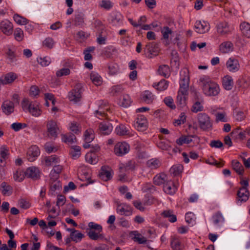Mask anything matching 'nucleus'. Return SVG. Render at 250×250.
Returning a JSON list of instances; mask_svg holds the SVG:
<instances>
[{"instance_id":"1","label":"nucleus","mask_w":250,"mask_h":250,"mask_svg":"<svg viewBox=\"0 0 250 250\" xmlns=\"http://www.w3.org/2000/svg\"><path fill=\"white\" fill-rule=\"evenodd\" d=\"M200 85L205 95L208 96H215L220 92L218 84L209 77L203 76L200 79Z\"/></svg>"},{"instance_id":"2","label":"nucleus","mask_w":250,"mask_h":250,"mask_svg":"<svg viewBox=\"0 0 250 250\" xmlns=\"http://www.w3.org/2000/svg\"><path fill=\"white\" fill-rule=\"evenodd\" d=\"M21 106L24 110H28L33 116L38 117L42 113L41 105L37 101L30 102L24 98L21 102Z\"/></svg>"},{"instance_id":"3","label":"nucleus","mask_w":250,"mask_h":250,"mask_svg":"<svg viewBox=\"0 0 250 250\" xmlns=\"http://www.w3.org/2000/svg\"><path fill=\"white\" fill-rule=\"evenodd\" d=\"M180 81L179 82L180 88L178 91L181 93L186 92L188 93L189 77L188 70L186 68L183 69L180 71Z\"/></svg>"},{"instance_id":"4","label":"nucleus","mask_w":250,"mask_h":250,"mask_svg":"<svg viewBox=\"0 0 250 250\" xmlns=\"http://www.w3.org/2000/svg\"><path fill=\"white\" fill-rule=\"evenodd\" d=\"M199 127L203 130L211 128L212 124L209 116L206 113H200L197 116Z\"/></svg>"},{"instance_id":"5","label":"nucleus","mask_w":250,"mask_h":250,"mask_svg":"<svg viewBox=\"0 0 250 250\" xmlns=\"http://www.w3.org/2000/svg\"><path fill=\"white\" fill-rule=\"evenodd\" d=\"M83 91V85L81 83H77L74 88L68 93V97L71 102L76 103L79 102L82 98V93Z\"/></svg>"},{"instance_id":"6","label":"nucleus","mask_w":250,"mask_h":250,"mask_svg":"<svg viewBox=\"0 0 250 250\" xmlns=\"http://www.w3.org/2000/svg\"><path fill=\"white\" fill-rule=\"evenodd\" d=\"M47 136L52 139L58 137L59 132V127L57 121L54 120H48L46 124Z\"/></svg>"},{"instance_id":"7","label":"nucleus","mask_w":250,"mask_h":250,"mask_svg":"<svg viewBox=\"0 0 250 250\" xmlns=\"http://www.w3.org/2000/svg\"><path fill=\"white\" fill-rule=\"evenodd\" d=\"M158 44L155 42H149L144 48V52L148 58H152L158 55L159 53Z\"/></svg>"},{"instance_id":"8","label":"nucleus","mask_w":250,"mask_h":250,"mask_svg":"<svg viewBox=\"0 0 250 250\" xmlns=\"http://www.w3.org/2000/svg\"><path fill=\"white\" fill-rule=\"evenodd\" d=\"M129 150V145L125 142H119L114 147L115 154L118 156H122L126 154Z\"/></svg>"},{"instance_id":"9","label":"nucleus","mask_w":250,"mask_h":250,"mask_svg":"<svg viewBox=\"0 0 250 250\" xmlns=\"http://www.w3.org/2000/svg\"><path fill=\"white\" fill-rule=\"evenodd\" d=\"M41 172L39 168L36 167H28L25 171V175L26 177L33 180H38L41 177Z\"/></svg>"},{"instance_id":"10","label":"nucleus","mask_w":250,"mask_h":250,"mask_svg":"<svg viewBox=\"0 0 250 250\" xmlns=\"http://www.w3.org/2000/svg\"><path fill=\"white\" fill-rule=\"evenodd\" d=\"M216 28L218 33L221 36H226L230 34L232 30L229 24L226 21L218 23Z\"/></svg>"},{"instance_id":"11","label":"nucleus","mask_w":250,"mask_h":250,"mask_svg":"<svg viewBox=\"0 0 250 250\" xmlns=\"http://www.w3.org/2000/svg\"><path fill=\"white\" fill-rule=\"evenodd\" d=\"M0 29L3 34L7 36H9L13 33V26L9 21H2L0 22Z\"/></svg>"},{"instance_id":"12","label":"nucleus","mask_w":250,"mask_h":250,"mask_svg":"<svg viewBox=\"0 0 250 250\" xmlns=\"http://www.w3.org/2000/svg\"><path fill=\"white\" fill-rule=\"evenodd\" d=\"M226 67L231 72H235L240 69V64L237 59L230 58L226 62Z\"/></svg>"},{"instance_id":"13","label":"nucleus","mask_w":250,"mask_h":250,"mask_svg":"<svg viewBox=\"0 0 250 250\" xmlns=\"http://www.w3.org/2000/svg\"><path fill=\"white\" fill-rule=\"evenodd\" d=\"M136 128L140 131L146 130L147 127L146 119L143 116L138 117L134 124Z\"/></svg>"},{"instance_id":"14","label":"nucleus","mask_w":250,"mask_h":250,"mask_svg":"<svg viewBox=\"0 0 250 250\" xmlns=\"http://www.w3.org/2000/svg\"><path fill=\"white\" fill-rule=\"evenodd\" d=\"M98 128L100 133L103 135L109 134L113 129L112 125L107 121H104L100 123L99 125Z\"/></svg>"},{"instance_id":"15","label":"nucleus","mask_w":250,"mask_h":250,"mask_svg":"<svg viewBox=\"0 0 250 250\" xmlns=\"http://www.w3.org/2000/svg\"><path fill=\"white\" fill-rule=\"evenodd\" d=\"M40 152L39 147L36 146H33L29 149L27 153V158L29 161L33 162L40 155Z\"/></svg>"},{"instance_id":"16","label":"nucleus","mask_w":250,"mask_h":250,"mask_svg":"<svg viewBox=\"0 0 250 250\" xmlns=\"http://www.w3.org/2000/svg\"><path fill=\"white\" fill-rule=\"evenodd\" d=\"M165 193L169 195H173L177 190V186L170 179L167 180L163 187Z\"/></svg>"},{"instance_id":"17","label":"nucleus","mask_w":250,"mask_h":250,"mask_svg":"<svg viewBox=\"0 0 250 250\" xmlns=\"http://www.w3.org/2000/svg\"><path fill=\"white\" fill-rule=\"evenodd\" d=\"M233 48V44L230 41L223 42L219 46V50L223 54L229 53L232 52Z\"/></svg>"},{"instance_id":"18","label":"nucleus","mask_w":250,"mask_h":250,"mask_svg":"<svg viewBox=\"0 0 250 250\" xmlns=\"http://www.w3.org/2000/svg\"><path fill=\"white\" fill-rule=\"evenodd\" d=\"M13 187L7 182H2L0 185V191L4 196H9L13 193Z\"/></svg>"},{"instance_id":"19","label":"nucleus","mask_w":250,"mask_h":250,"mask_svg":"<svg viewBox=\"0 0 250 250\" xmlns=\"http://www.w3.org/2000/svg\"><path fill=\"white\" fill-rule=\"evenodd\" d=\"M195 30L197 33L203 34L208 30L209 24L204 21H197L195 25Z\"/></svg>"},{"instance_id":"20","label":"nucleus","mask_w":250,"mask_h":250,"mask_svg":"<svg viewBox=\"0 0 250 250\" xmlns=\"http://www.w3.org/2000/svg\"><path fill=\"white\" fill-rule=\"evenodd\" d=\"M1 109L3 112L9 115L14 112V105L13 102L10 101H4L1 105Z\"/></svg>"},{"instance_id":"21","label":"nucleus","mask_w":250,"mask_h":250,"mask_svg":"<svg viewBox=\"0 0 250 250\" xmlns=\"http://www.w3.org/2000/svg\"><path fill=\"white\" fill-rule=\"evenodd\" d=\"M117 212L122 215L129 216L132 214L131 208L125 204H118Z\"/></svg>"},{"instance_id":"22","label":"nucleus","mask_w":250,"mask_h":250,"mask_svg":"<svg viewBox=\"0 0 250 250\" xmlns=\"http://www.w3.org/2000/svg\"><path fill=\"white\" fill-rule=\"evenodd\" d=\"M102 231H98L94 230H90L88 233V236L89 238L92 240H105L107 239L105 238L104 235L102 233Z\"/></svg>"},{"instance_id":"23","label":"nucleus","mask_w":250,"mask_h":250,"mask_svg":"<svg viewBox=\"0 0 250 250\" xmlns=\"http://www.w3.org/2000/svg\"><path fill=\"white\" fill-rule=\"evenodd\" d=\"M5 54L7 58L9 60L10 62H14L17 61L16 49L14 47H11L9 45L7 46L5 50Z\"/></svg>"},{"instance_id":"24","label":"nucleus","mask_w":250,"mask_h":250,"mask_svg":"<svg viewBox=\"0 0 250 250\" xmlns=\"http://www.w3.org/2000/svg\"><path fill=\"white\" fill-rule=\"evenodd\" d=\"M237 197L241 202H246L249 198L250 193L248 189L240 188L237 192Z\"/></svg>"},{"instance_id":"25","label":"nucleus","mask_w":250,"mask_h":250,"mask_svg":"<svg viewBox=\"0 0 250 250\" xmlns=\"http://www.w3.org/2000/svg\"><path fill=\"white\" fill-rule=\"evenodd\" d=\"M168 180V178L167 175L165 173H162L154 176L153 178V182L155 185L158 186H160L163 184L164 185Z\"/></svg>"},{"instance_id":"26","label":"nucleus","mask_w":250,"mask_h":250,"mask_svg":"<svg viewBox=\"0 0 250 250\" xmlns=\"http://www.w3.org/2000/svg\"><path fill=\"white\" fill-rule=\"evenodd\" d=\"M240 29L243 36L250 39V24L247 22L244 21L240 25Z\"/></svg>"},{"instance_id":"27","label":"nucleus","mask_w":250,"mask_h":250,"mask_svg":"<svg viewBox=\"0 0 250 250\" xmlns=\"http://www.w3.org/2000/svg\"><path fill=\"white\" fill-rule=\"evenodd\" d=\"M195 135H182L176 140V143L179 146H182L183 144H188L192 141V138Z\"/></svg>"},{"instance_id":"28","label":"nucleus","mask_w":250,"mask_h":250,"mask_svg":"<svg viewBox=\"0 0 250 250\" xmlns=\"http://www.w3.org/2000/svg\"><path fill=\"white\" fill-rule=\"evenodd\" d=\"M188 95V93L183 92V93H181L180 91H178L177 97V103L178 105L180 107H183L186 105V100Z\"/></svg>"},{"instance_id":"29","label":"nucleus","mask_w":250,"mask_h":250,"mask_svg":"<svg viewBox=\"0 0 250 250\" xmlns=\"http://www.w3.org/2000/svg\"><path fill=\"white\" fill-rule=\"evenodd\" d=\"M231 165L233 169L239 175H242L244 173V168L242 165L236 160L231 161Z\"/></svg>"},{"instance_id":"30","label":"nucleus","mask_w":250,"mask_h":250,"mask_svg":"<svg viewBox=\"0 0 250 250\" xmlns=\"http://www.w3.org/2000/svg\"><path fill=\"white\" fill-rule=\"evenodd\" d=\"M4 84H8L13 83L17 78V75L13 72H9L2 76Z\"/></svg>"},{"instance_id":"31","label":"nucleus","mask_w":250,"mask_h":250,"mask_svg":"<svg viewBox=\"0 0 250 250\" xmlns=\"http://www.w3.org/2000/svg\"><path fill=\"white\" fill-rule=\"evenodd\" d=\"M44 162L46 166H51L60 163L59 158L56 155H51L44 158Z\"/></svg>"},{"instance_id":"32","label":"nucleus","mask_w":250,"mask_h":250,"mask_svg":"<svg viewBox=\"0 0 250 250\" xmlns=\"http://www.w3.org/2000/svg\"><path fill=\"white\" fill-rule=\"evenodd\" d=\"M131 102L130 96L128 94H124L120 99L118 104L121 106L127 107L130 105Z\"/></svg>"},{"instance_id":"33","label":"nucleus","mask_w":250,"mask_h":250,"mask_svg":"<svg viewBox=\"0 0 250 250\" xmlns=\"http://www.w3.org/2000/svg\"><path fill=\"white\" fill-rule=\"evenodd\" d=\"M25 172L20 168H18L13 172V179L18 182H22L25 178Z\"/></svg>"},{"instance_id":"34","label":"nucleus","mask_w":250,"mask_h":250,"mask_svg":"<svg viewBox=\"0 0 250 250\" xmlns=\"http://www.w3.org/2000/svg\"><path fill=\"white\" fill-rule=\"evenodd\" d=\"M213 224L217 226H220L224 222V218L220 212L215 213L212 217Z\"/></svg>"},{"instance_id":"35","label":"nucleus","mask_w":250,"mask_h":250,"mask_svg":"<svg viewBox=\"0 0 250 250\" xmlns=\"http://www.w3.org/2000/svg\"><path fill=\"white\" fill-rule=\"evenodd\" d=\"M233 82L231 77L226 76L223 79V85L226 90H230L233 86Z\"/></svg>"},{"instance_id":"36","label":"nucleus","mask_w":250,"mask_h":250,"mask_svg":"<svg viewBox=\"0 0 250 250\" xmlns=\"http://www.w3.org/2000/svg\"><path fill=\"white\" fill-rule=\"evenodd\" d=\"M158 72L160 75L166 78L168 77L170 74L169 67L167 65L160 66L158 70Z\"/></svg>"},{"instance_id":"37","label":"nucleus","mask_w":250,"mask_h":250,"mask_svg":"<svg viewBox=\"0 0 250 250\" xmlns=\"http://www.w3.org/2000/svg\"><path fill=\"white\" fill-rule=\"evenodd\" d=\"M153 86L159 91H164L167 88L168 82L165 79H162L159 83H153Z\"/></svg>"},{"instance_id":"38","label":"nucleus","mask_w":250,"mask_h":250,"mask_svg":"<svg viewBox=\"0 0 250 250\" xmlns=\"http://www.w3.org/2000/svg\"><path fill=\"white\" fill-rule=\"evenodd\" d=\"M135 167V162L133 161H129L125 164H121L120 166V169L121 172L124 171L133 170Z\"/></svg>"},{"instance_id":"39","label":"nucleus","mask_w":250,"mask_h":250,"mask_svg":"<svg viewBox=\"0 0 250 250\" xmlns=\"http://www.w3.org/2000/svg\"><path fill=\"white\" fill-rule=\"evenodd\" d=\"M171 247L173 250H181L183 248L181 241L176 237H173L171 240Z\"/></svg>"},{"instance_id":"40","label":"nucleus","mask_w":250,"mask_h":250,"mask_svg":"<svg viewBox=\"0 0 250 250\" xmlns=\"http://www.w3.org/2000/svg\"><path fill=\"white\" fill-rule=\"evenodd\" d=\"M162 215L165 218H167L168 221L171 223L176 221V216L173 214V211L170 210H165L162 213Z\"/></svg>"},{"instance_id":"41","label":"nucleus","mask_w":250,"mask_h":250,"mask_svg":"<svg viewBox=\"0 0 250 250\" xmlns=\"http://www.w3.org/2000/svg\"><path fill=\"white\" fill-rule=\"evenodd\" d=\"M117 134L120 136L127 135L129 133L128 128L124 125H120L117 126L115 129Z\"/></svg>"},{"instance_id":"42","label":"nucleus","mask_w":250,"mask_h":250,"mask_svg":"<svg viewBox=\"0 0 250 250\" xmlns=\"http://www.w3.org/2000/svg\"><path fill=\"white\" fill-rule=\"evenodd\" d=\"M154 98V95L149 91H145L142 95V100L147 104L152 103Z\"/></svg>"},{"instance_id":"43","label":"nucleus","mask_w":250,"mask_h":250,"mask_svg":"<svg viewBox=\"0 0 250 250\" xmlns=\"http://www.w3.org/2000/svg\"><path fill=\"white\" fill-rule=\"evenodd\" d=\"M70 154L73 159L78 158L81 155V147L77 146H72L70 149Z\"/></svg>"},{"instance_id":"44","label":"nucleus","mask_w":250,"mask_h":250,"mask_svg":"<svg viewBox=\"0 0 250 250\" xmlns=\"http://www.w3.org/2000/svg\"><path fill=\"white\" fill-rule=\"evenodd\" d=\"M124 90V88L121 85H116L113 86L110 90V94L113 96H118L122 93Z\"/></svg>"},{"instance_id":"45","label":"nucleus","mask_w":250,"mask_h":250,"mask_svg":"<svg viewBox=\"0 0 250 250\" xmlns=\"http://www.w3.org/2000/svg\"><path fill=\"white\" fill-rule=\"evenodd\" d=\"M183 170V167L181 164H176L173 166L170 169V173L174 176H177L180 174Z\"/></svg>"},{"instance_id":"46","label":"nucleus","mask_w":250,"mask_h":250,"mask_svg":"<svg viewBox=\"0 0 250 250\" xmlns=\"http://www.w3.org/2000/svg\"><path fill=\"white\" fill-rule=\"evenodd\" d=\"M94 139V131L91 128H89L86 130L84 133V142L90 143Z\"/></svg>"},{"instance_id":"47","label":"nucleus","mask_w":250,"mask_h":250,"mask_svg":"<svg viewBox=\"0 0 250 250\" xmlns=\"http://www.w3.org/2000/svg\"><path fill=\"white\" fill-rule=\"evenodd\" d=\"M86 161L92 165H94L97 164L98 162V159L97 158L95 153H93L92 152L87 153L85 156Z\"/></svg>"},{"instance_id":"48","label":"nucleus","mask_w":250,"mask_h":250,"mask_svg":"<svg viewBox=\"0 0 250 250\" xmlns=\"http://www.w3.org/2000/svg\"><path fill=\"white\" fill-rule=\"evenodd\" d=\"M62 139L63 142L68 144H71L76 141V138L74 134H67L62 135Z\"/></svg>"},{"instance_id":"49","label":"nucleus","mask_w":250,"mask_h":250,"mask_svg":"<svg viewBox=\"0 0 250 250\" xmlns=\"http://www.w3.org/2000/svg\"><path fill=\"white\" fill-rule=\"evenodd\" d=\"M70 236L71 240L75 242H80L82 239L84 237V234L81 232H80L78 230H76V232H73L70 233Z\"/></svg>"},{"instance_id":"50","label":"nucleus","mask_w":250,"mask_h":250,"mask_svg":"<svg viewBox=\"0 0 250 250\" xmlns=\"http://www.w3.org/2000/svg\"><path fill=\"white\" fill-rule=\"evenodd\" d=\"M90 79L94 84L96 85L102 83V78L100 76L95 72H92L90 74Z\"/></svg>"},{"instance_id":"51","label":"nucleus","mask_w":250,"mask_h":250,"mask_svg":"<svg viewBox=\"0 0 250 250\" xmlns=\"http://www.w3.org/2000/svg\"><path fill=\"white\" fill-rule=\"evenodd\" d=\"M100 176L103 180L105 181L110 179L112 177L110 171L104 169L103 167H102Z\"/></svg>"},{"instance_id":"52","label":"nucleus","mask_w":250,"mask_h":250,"mask_svg":"<svg viewBox=\"0 0 250 250\" xmlns=\"http://www.w3.org/2000/svg\"><path fill=\"white\" fill-rule=\"evenodd\" d=\"M147 165L151 169H155L161 166V163L158 159H152L147 162Z\"/></svg>"},{"instance_id":"53","label":"nucleus","mask_w":250,"mask_h":250,"mask_svg":"<svg viewBox=\"0 0 250 250\" xmlns=\"http://www.w3.org/2000/svg\"><path fill=\"white\" fill-rule=\"evenodd\" d=\"M9 154V148L5 145L1 146L0 147V157L3 159H8Z\"/></svg>"},{"instance_id":"54","label":"nucleus","mask_w":250,"mask_h":250,"mask_svg":"<svg viewBox=\"0 0 250 250\" xmlns=\"http://www.w3.org/2000/svg\"><path fill=\"white\" fill-rule=\"evenodd\" d=\"M95 47L94 46H89L83 51L84 55V59L86 61H89L92 59V56L90 53L94 51Z\"/></svg>"},{"instance_id":"55","label":"nucleus","mask_w":250,"mask_h":250,"mask_svg":"<svg viewBox=\"0 0 250 250\" xmlns=\"http://www.w3.org/2000/svg\"><path fill=\"white\" fill-rule=\"evenodd\" d=\"M215 121L216 122H227L228 118L225 112L217 113L215 114Z\"/></svg>"},{"instance_id":"56","label":"nucleus","mask_w":250,"mask_h":250,"mask_svg":"<svg viewBox=\"0 0 250 250\" xmlns=\"http://www.w3.org/2000/svg\"><path fill=\"white\" fill-rule=\"evenodd\" d=\"M55 42L53 39L50 37L46 38L42 42L43 46L49 49L52 48Z\"/></svg>"},{"instance_id":"57","label":"nucleus","mask_w":250,"mask_h":250,"mask_svg":"<svg viewBox=\"0 0 250 250\" xmlns=\"http://www.w3.org/2000/svg\"><path fill=\"white\" fill-rule=\"evenodd\" d=\"M186 121V116L184 112H182L179 116V119L175 120L173 122L175 126H178L185 123Z\"/></svg>"},{"instance_id":"58","label":"nucleus","mask_w":250,"mask_h":250,"mask_svg":"<svg viewBox=\"0 0 250 250\" xmlns=\"http://www.w3.org/2000/svg\"><path fill=\"white\" fill-rule=\"evenodd\" d=\"M27 125L24 123H14L11 125V127L15 131H18L26 127Z\"/></svg>"},{"instance_id":"59","label":"nucleus","mask_w":250,"mask_h":250,"mask_svg":"<svg viewBox=\"0 0 250 250\" xmlns=\"http://www.w3.org/2000/svg\"><path fill=\"white\" fill-rule=\"evenodd\" d=\"M204 107L199 102H195L192 105L191 110L192 112L197 113L203 110Z\"/></svg>"},{"instance_id":"60","label":"nucleus","mask_w":250,"mask_h":250,"mask_svg":"<svg viewBox=\"0 0 250 250\" xmlns=\"http://www.w3.org/2000/svg\"><path fill=\"white\" fill-rule=\"evenodd\" d=\"M37 61L38 63L41 64L42 66H46L50 63L51 59L48 57H41L37 59Z\"/></svg>"},{"instance_id":"61","label":"nucleus","mask_w":250,"mask_h":250,"mask_svg":"<svg viewBox=\"0 0 250 250\" xmlns=\"http://www.w3.org/2000/svg\"><path fill=\"white\" fill-rule=\"evenodd\" d=\"M104 30L101 31L99 33L98 37L97 38V42L99 44H105L106 43V37L104 34Z\"/></svg>"},{"instance_id":"62","label":"nucleus","mask_w":250,"mask_h":250,"mask_svg":"<svg viewBox=\"0 0 250 250\" xmlns=\"http://www.w3.org/2000/svg\"><path fill=\"white\" fill-rule=\"evenodd\" d=\"M14 37L17 41H21L23 38V31L19 28L16 29L14 32Z\"/></svg>"},{"instance_id":"63","label":"nucleus","mask_w":250,"mask_h":250,"mask_svg":"<svg viewBox=\"0 0 250 250\" xmlns=\"http://www.w3.org/2000/svg\"><path fill=\"white\" fill-rule=\"evenodd\" d=\"M18 204L20 207L24 209H26L29 208L31 206L29 202L24 199H21L19 200Z\"/></svg>"},{"instance_id":"64","label":"nucleus","mask_w":250,"mask_h":250,"mask_svg":"<svg viewBox=\"0 0 250 250\" xmlns=\"http://www.w3.org/2000/svg\"><path fill=\"white\" fill-rule=\"evenodd\" d=\"M162 33L163 34V38L167 40L169 35L172 34V31L171 29L166 26L164 27V28L162 30Z\"/></svg>"}]
</instances>
